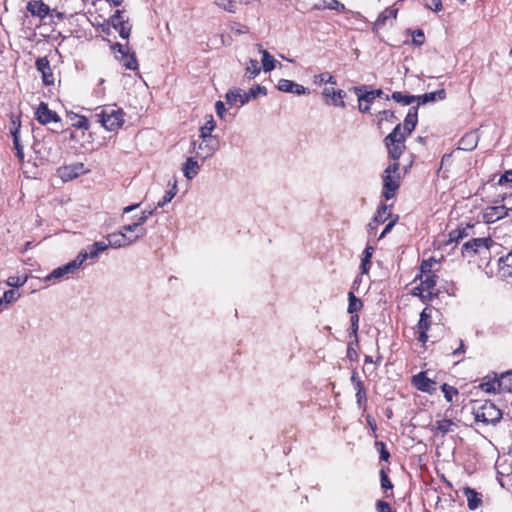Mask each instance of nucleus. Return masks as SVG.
Segmentation results:
<instances>
[{
    "label": "nucleus",
    "mask_w": 512,
    "mask_h": 512,
    "mask_svg": "<svg viewBox=\"0 0 512 512\" xmlns=\"http://www.w3.org/2000/svg\"><path fill=\"white\" fill-rule=\"evenodd\" d=\"M92 118L108 131H115L124 124V112L115 105L100 107Z\"/></svg>",
    "instance_id": "1"
},
{
    "label": "nucleus",
    "mask_w": 512,
    "mask_h": 512,
    "mask_svg": "<svg viewBox=\"0 0 512 512\" xmlns=\"http://www.w3.org/2000/svg\"><path fill=\"white\" fill-rule=\"evenodd\" d=\"M412 385L419 391L426 393H433L436 388V382L426 376L425 371H421L416 375L412 376Z\"/></svg>",
    "instance_id": "9"
},
{
    "label": "nucleus",
    "mask_w": 512,
    "mask_h": 512,
    "mask_svg": "<svg viewBox=\"0 0 512 512\" xmlns=\"http://www.w3.org/2000/svg\"><path fill=\"white\" fill-rule=\"evenodd\" d=\"M261 71V68L259 66V63L255 59H250L246 66V73L245 75L249 79L255 78Z\"/></svg>",
    "instance_id": "37"
},
{
    "label": "nucleus",
    "mask_w": 512,
    "mask_h": 512,
    "mask_svg": "<svg viewBox=\"0 0 512 512\" xmlns=\"http://www.w3.org/2000/svg\"><path fill=\"white\" fill-rule=\"evenodd\" d=\"M36 68L42 74L43 83L45 85L54 84V76L47 58H38L36 61Z\"/></svg>",
    "instance_id": "18"
},
{
    "label": "nucleus",
    "mask_w": 512,
    "mask_h": 512,
    "mask_svg": "<svg viewBox=\"0 0 512 512\" xmlns=\"http://www.w3.org/2000/svg\"><path fill=\"white\" fill-rule=\"evenodd\" d=\"M463 493L467 499V505L470 510H475L482 504L481 495L475 489L465 487Z\"/></svg>",
    "instance_id": "23"
},
{
    "label": "nucleus",
    "mask_w": 512,
    "mask_h": 512,
    "mask_svg": "<svg viewBox=\"0 0 512 512\" xmlns=\"http://www.w3.org/2000/svg\"><path fill=\"white\" fill-rule=\"evenodd\" d=\"M225 98L226 102L229 105H235L237 102H240V105L248 103V97L246 96V92H242L241 89L229 90L226 93Z\"/></svg>",
    "instance_id": "24"
},
{
    "label": "nucleus",
    "mask_w": 512,
    "mask_h": 512,
    "mask_svg": "<svg viewBox=\"0 0 512 512\" xmlns=\"http://www.w3.org/2000/svg\"><path fill=\"white\" fill-rule=\"evenodd\" d=\"M457 427L456 423L451 419L437 420L431 427L434 436L444 437L447 433L452 432Z\"/></svg>",
    "instance_id": "17"
},
{
    "label": "nucleus",
    "mask_w": 512,
    "mask_h": 512,
    "mask_svg": "<svg viewBox=\"0 0 512 512\" xmlns=\"http://www.w3.org/2000/svg\"><path fill=\"white\" fill-rule=\"evenodd\" d=\"M122 65L128 70H137L138 62L135 56V53H130L129 51L126 53H122V56L119 58Z\"/></svg>",
    "instance_id": "31"
},
{
    "label": "nucleus",
    "mask_w": 512,
    "mask_h": 512,
    "mask_svg": "<svg viewBox=\"0 0 512 512\" xmlns=\"http://www.w3.org/2000/svg\"><path fill=\"white\" fill-rule=\"evenodd\" d=\"M153 213H154V209L142 211V213L137 221L138 223H140V226L143 225L149 219V217H151L153 215Z\"/></svg>",
    "instance_id": "61"
},
{
    "label": "nucleus",
    "mask_w": 512,
    "mask_h": 512,
    "mask_svg": "<svg viewBox=\"0 0 512 512\" xmlns=\"http://www.w3.org/2000/svg\"><path fill=\"white\" fill-rule=\"evenodd\" d=\"M215 107H216V113L217 115L220 117V118H223L224 117V114L226 112V109H225V106H224V103L222 101H217L216 104H215Z\"/></svg>",
    "instance_id": "63"
},
{
    "label": "nucleus",
    "mask_w": 512,
    "mask_h": 512,
    "mask_svg": "<svg viewBox=\"0 0 512 512\" xmlns=\"http://www.w3.org/2000/svg\"><path fill=\"white\" fill-rule=\"evenodd\" d=\"M36 120L42 124L47 125L51 122H60V116L55 112L49 109L48 104L45 102H41L36 111H35Z\"/></svg>",
    "instance_id": "7"
},
{
    "label": "nucleus",
    "mask_w": 512,
    "mask_h": 512,
    "mask_svg": "<svg viewBox=\"0 0 512 512\" xmlns=\"http://www.w3.org/2000/svg\"><path fill=\"white\" fill-rule=\"evenodd\" d=\"M397 13H398V9H394V8H386L383 12H381L379 14V16L377 17L375 23H374V27L376 29H379V28H382L385 24H386V21L389 19V18H393L395 19L396 16H397Z\"/></svg>",
    "instance_id": "30"
},
{
    "label": "nucleus",
    "mask_w": 512,
    "mask_h": 512,
    "mask_svg": "<svg viewBox=\"0 0 512 512\" xmlns=\"http://www.w3.org/2000/svg\"><path fill=\"white\" fill-rule=\"evenodd\" d=\"M510 182H512V169L505 171V173L499 178L498 184L503 185Z\"/></svg>",
    "instance_id": "60"
},
{
    "label": "nucleus",
    "mask_w": 512,
    "mask_h": 512,
    "mask_svg": "<svg viewBox=\"0 0 512 512\" xmlns=\"http://www.w3.org/2000/svg\"><path fill=\"white\" fill-rule=\"evenodd\" d=\"M71 120L73 121L72 126L77 129L88 130L90 127L89 121L85 116L73 114Z\"/></svg>",
    "instance_id": "39"
},
{
    "label": "nucleus",
    "mask_w": 512,
    "mask_h": 512,
    "mask_svg": "<svg viewBox=\"0 0 512 512\" xmlns=\"http://www.w3.org/2000/svg\"><path fill=\"white\" fill-rule=\"evenodd\" d=\"M398 219H399L398 215L393 217V219L385 226L382 233L380 234V236H379L380 239L383 238L386 234H388L392 230V228L394 227V225L396 224Z\"/></svg>",
    "instance_id": "59"
},
{
    "label": "nucleus",
    "mask_w": 512,
    "mask_h": 512,
    "mask_svg": "<svg viewBox=\"0 0 512 512\" xmlns=\"http://www.w3.org/2000/svg\"><path fill=\"white\" fill-rule=\"evenodd\" d=\"M372 253H373V248L371 246H368L365 248L364 250V257L362 259V262H361V271L362 273H367L369 268H370V265H371V257H372Z\"/></svg>",
    "instance_id": "43"
},
{
    "label": "nucleus",
    "mask_w": 512,
    "mask_h": 512,
    "mask_svg": "<svg viewBox=\"0 0 512 512\" xmlns=\"http://www.w3.org/2000/svg\"><path fill=\"white\" fill-rule=\"evenodd\" d=\"M497 244L490 238H471L462 245L461 254L465 258H473L475 256L487 258L490 250Z\"/></svg>",
    "instance_id": "2"
},
{
    "label": "nucleus",
    "mask_w": 512,
    "mask_h": 512,
    "mask_svg": "<svg viewBox=\"0 0 512 512\" xmlns=\"http://www.w3.org/2000/svg\"><path fill=\"white\" fill-rule=\"evenodd\" d=\"M348 300V312L350 314H354L355 312L359 311L363 306L362 301L359 298H357L353 292H349Z\"/></svg>",
    "instance_id": "38"
},
{
    "label": "nucleus",
    "mask_w": 512,
    "mask_h": 512,
    "mask_svg": "<svg viewBox=\"0 0 512 512\" xmlns=\"http://www.w3.org/2000/svg\"><path fill=\"white\" fill-rule=\"evenodd\" d=\"M499 384L497 387L500 388L501 393L512 392V370H508L498 374Z\"/></svg>",
    "instance_id": "25"
},
{
    "label": "nucleus",
    "mask_w": 512,
    "mask_h": 512,
    "mask_svg": "<svg viewBox=\"0 0 512 512\" xmlns=\"http://www.w3.org/2000/svg\"><path fill=\"white\" fill-rule=\"evenodd\" d=\"M446 98V92L444 89H440L434 92L425 93L423 95L416 96L418 104H426L435 102L436 100H444Z\"/></svg>",
    "instance_id": "26"
},
{
    "label": "nucleus",
    "mask_w": 512,
    "mask_h": 512,
    "mask_svg": "<svg viewBox=\"0 0 512 512\" xmlns=\"http://www.w3.org/2000/svg\"><path fill=\"white\" fill-rule=\"evenodd\" d=\"M99 256L98 251L95 246L92 244L88 247V250H81L75 259H81V265L88 259H96Z\"/></svg>",
    "instance_id": "36"
},
{
    "label": "nucleus",
    "mask_w": 512,
    "mask_h": 512,
    "mask_svg": "<svg viewBox=\"0 0 512 512\" xmlns=\"http://www.w3.org/2000/svg\"><path fill=\"white\" fill-rule=\"evenodd\" d=\"M27 11L34 17L44 19L50 13V7L42 0H30L26 6Z\"/></svg>",
    "instance_id": "13"
},
{
    "label": "nucleus",
    "mask_w": 512,
    "mask_h": 512,
    "mask_svg": "<svg viewBox=\"0 0 512 512\" xmlns=\"http://www.w3.org/2000/svg\"><path fill=\"white\" fill-rule=\"evenodd\" d=\"M82 169H83V164L79 163V164H75V165L60 167L57 170V173H58V176L63 181H70V180H73L74 178L78 177L81 174Z\"/></svg>",
    "instance_id": "19"
},
{
    "label": "nucleus",
    "mask_w": 512,
    "mask_h": 512,
    "mask_svg": "<svg viewBox=\"0 0 512 512\" xmlns=\"http://www.w3.org/2000/svg\"><path fill=\"white\" fill-rule=\"evenodd\" d=\"M356 400L359 407H363L367 402V391L366 389L356 392Z\"/></svg>",
    "instance_id": "56"
},
{
    "label": "nucleus",
    "mask_w": 512,
    "mask_h": 512,
    "mask_svg": "<svg viewBox=\"0 0 512 512\" xmlns=\"http://www.w3.org/2000/svg\"><path fill=\"white\" fill-rule=\"evenodd\" d=\"M510 209L505 206H489L483 212V219L486 223H494L506 216Z\"/></svg>",
    "instance_id": "12"
},
{
    "label": "nucleus",
    "mask_w": 512,
    "mask_h": 512,
    "mask_svg": "<svg viewBox=\"0 0 512 512\" xmlns=\"http://www.w3.org/2000/svg\"><path fill=\"white\" fill-rule=\"evenodd\" d=\"M368 86L363 85L360 87H354L353 90L358 96L359 111L362 113H368L370 111L371 104L374 101L373 94L369 92Z\"/></svg>",
    "instance_id": "10"
},
{
    "label": "nucleus",
    "mask_w": 512,
    "mask_h": 512,
    "mask_svg": "<svg viewBox=\"0 0 512 512\" xmlns=\"http://www.w3.org/2000/svg\"><path fill=\"white\" fill-rule=\"evenodd\" d=\"M437 261L434 258H430L427 260H423L420 265V278H423L424 275L432 274V267L436 264Z\"/></svg>",
    "instance_id": "45"
},
{
    "label": "nucleus",
    "mask_w": 512,
    "mask_h": 512,
    "mask_svg": "<svg viewBox=\"0 0 512 512\" xmlns=\"http://www.w3.org/2000/svg\"><path fill=\"white\" fill-rule=\"evenodd\" d=\"M380 481L382 489L389 490L393 488L392 482L390 481L388 475L383 469L380 471Z\"/></svg>",
    "instance_id": "49"
},
{
    "label": "nucleus",
    "mask_w": 512,
    "mask_h": 512,
    "mask_svg": "<svg viewBox=\"0 0 512 512\" xmlns=\"http://www.w3.org/2000/svg\"><path fill=\"white\" fill-rule=\"evenodd\" d=\"M314 83L315 84H323V83H329L332 85L336 84V79L329 73H321L319 75L314 76Z\"/></svg>",
    "instance_id": "46"
},
{
    "label": "nucleus",
    "mask_w": 512,
    "mask_h": 512,
    "mask_svg": "<svg viewBox=\"0 0 512 512\" xmlns=\"http://www.w3.org/2000/svg\"><path fill=\"white\" fill-rule=\"evenodd\" d=\"M473 229V225H466L465 227H459L449 233V240L451 242L458 243L463 238L469 236L470 230Z\"/></svg>",
    "instance_id": "32"
},
{
    "label": "nucleus",
    "mask_w": 512,
    "mask_h": 512,
    "mask_svg": "<svg viewBox=\"0 0 512 512\" xmlns=\"http://www.w3.org/2000/svg\"><path fill=\"white\" fill-rule=\"evenodd\" d=\"M258 50L262 55V66L265 72H270L275 68L276 60L275 58L265 49H263L262 45L257 44Z\"/></svg>",
    "instance_id": "28"
},
{
    "label": "nucleus",
    "mask_w": 512,
    "mask_h": 512,
    "mask_svg": "<svg viewBox=\"0 0 512 512\" xmlns=\"http://www.w3.org/2000/svg\"><path fill=\"white\" fill-rule=\"evenodd\" d=\"M110 23L113 28L119 32L120 37L128 39L131 32V25L128 20H124L122 17V11L116 10L115 13L110 17Z\"/></svg>",
    "instance_id": "8"
},
{
    "label": "nucleus",
    "mask_w": 512,
    "mask_h": 512,
    "mask_svg": "<svg viewBox=\"0 0 512 512\" xmlns=\"http://www.w3.org/2000/svg\"><path fill=\"white\" fill-rule=\"evenodd\" d=\"M351 381L352 383L354 384V389L357 391H362L365 388L363 382L361 381V379L359 378L358 376V373L357 372H353L352 373V376H351Z\"/></svg>",
    "instance_id": "52"
},
{
    "label": "nucleus",
    "mask_w": 512,
    "mask_h": 512,
    "mask_svg": "<svg viewBox=\"0 0 512 512\" xmlns=\"http://www.w3.org/2000/svg\"><path fill=\"white\" fill-rule=\"evenodd\" d=\"M18 297L19 294L13 289L5 291L3 295L4 301L8 304L15 302Z\"/></svg>",
    "instance_id": "51"
},
{
    "label": "nucleus",
    "mask_w": 512,
    "mask_h": 512,
    "mask_svg": "<svg viewBox=\"0 0 512 512\" xmlns=\"http://www.w3.org/2000/svg\"><path fill=\"white\" fill-rule=\"evenodd\" d=\"M277 87L282 92L293 93L296 95H304L309 93L307 88L288 79H280Z\"/></svg>",
    "instance_id": "16"
},
{
    "label": "nucleus",
    "mask_w": 512,
    "mask_h": 512,
    "mask_svg": "<svg viewBox=\"0 0 512 512\" xmlns=\"http://www.w3.org/2000/svg\"><path fill=\"white\" fill-rule=\"evenodd\" d=\"M219 148V142L215 138H207L202 139L201 144L199 145V150H204L206 155L204 158L212 156Z\"/></svg>",
    "instance_id": "29"
},
{
    "label": "nucleus",
    "mask_w": 512,
    "mask_h": 512,
    "mask_svg": "<svg viewBox=\"0 0 512 512\" xmlns=\"http://www.w3.org/2000/svg\"><path fill=\"white\" fill-rule=\"evenodd\" d=\"M177 193V183L174 181L171 189L166 191L165 195L163 196L162 200L158 202L157 207H163L167 203L171 202L172 199L175 197Z\"/></svg>",
    "instance_id": "44"
},
{
    "label": "nucleus",
    "mask_w": 512,
    "mask_h": 512,
    "mask_svg": "<svg viewBox=\"0 0 512 512\" xmlns=\"http://www.w3.org/2000/svg\"><path fill=\"white\" fill-rule=\"evenodd\" d=\"M81 266V259H74L71 262L54 269L46 278V281L52 279H61L67 274L74 273Z\"/></svg>",
    "instance_id": "11"
},
{
    "label": "nucleus",
    "mask_w": 512,
    "mask_h": 512,
    "mask_svg": "<svg viewBox=\"0 0 512 512\" xmlns=\"http://www.w3.org/2000/svg\"><path fill=\"white\" fill-rule=\"evenodd\" d=\"M200 171L198 162L193 158L189 157L182 165V172L188 180L195 178Z\"/></svg>",
    "instance_id": "22"
},
{
    "label": "nucleus",
    "mask_w": 512,
    "mask_h": 512,
    "mask_svg": "<svg viewBox=\"0 0 512 512\" xmlns=\"http://www.w3.org/2000/svg\"><path fill=\"white\" fill-rule=\"evenodd\" d=\"M141 233L134 237L128 236L123 231L114 232L108 235V245L113 248H121L134 243L138 238L143 237L146 233V230L141 228Z\"/></svg>",
    "instance_id": "6"
},
{
    "label": "nucleus",
    "mask_w": 512,
    "mask_h": 512,
    "mask_svg": "<svg viewBox=\"0 0 512 512\" xmlns=\"http://www.w3.org/2000/svg\"><path fill=\"white\" fill-rule=\"evenodd\" d=\"M473 413L477 422L495 425L502 419V411L491 401H476Z\"/></svg>",
    "instance_id": "4"
},
{
    "label": "nucleus",
    "mask_w": 512,
    "mask_h": 512,
    "mask_svg": "<svg viewBox=\"0 0 512 512\" xmlns=\"http://www.w3.org/2000/svg\"><path fill=\"white\" fill-rule=\"evenodd\" d=\"M376 446H379L380 459L383 461H389L390 453L386 449V445L384 442H376Z\"/></svg>",
    "instance_id": "53"
},
{
    "label": "nucleus",
    "mask_w": 512,
    "mask_h": 512,
    "mask_svg": "<svg viewBox=\"0 0 512 512\" xmlns=\"http://www.w3.org/2000/svg\"><path fill=\"white\" fill-rule=\"evenodd\" d=\"M420 279H421L422 287H424V290H426L428 292V297L431 298L432 295L434 294L433 290L436 286L437 276L432 273V274L424 275V277L420 278Z\"/></svg>",
    "instance_id": "33"
},
{
    "label": "nucleus",
    "mask_w": 512,
    "mask_h": 512,
    "mask_svg": "<svg viewBox=\"0 0 512 512\" xmlns=\"http://www.w3.org/2000/svg\"><path fill=\"white\" fill-rule=\"evenodd\" d=\"M425 7L434 12H439L442 10V1L441 0H425Z\"/></svg>",
    "instance_id": "50"
},
{
    "label": "nucleus",
    "mask_w": 512,
    "mask_h": 512,
    "mask_svg": "<svg viewBox=\"0 0 512 512\" xmlns=\"http://www.w3.org/2000/svg\"><path fill=\"white\" fill-rule=\"evenodd\" d=\"M215 121L212 115L209 116V119L205 122V124L200 128V138L207 139L213 138L211 133L215 129Z\"/></svg>",
    "instance_id": "35"
},
{
    "label": "nucleus",
    "mask_w": 512,
    "mask_h": 512,
    "mask_svg": "<svg viewBox=\"0 0 512 512\" xmlns=\"http://www.w3.org/2000/svg\"><path fill=\"white\" fill-rule=\"evenodd\" d=\"M267 91L264 86L256 85L249 89L248 92H246V96L248 97V101L250 99H255L259 94L266 95Z\"/></svg>",
    "instance_id": "47"
},
{
    "label": "nucleus",
    "mask_w": 512,
    "mask_h": 512,
    "mask_svg": "<svg viewBox=\"0 0 512 512\" xmlns=\"http://www.w3.org/2000/svg\"><path fill=\"white\" fill-rule=\"evenodd\" d=\"M346 96L345 91L343 90H336V99L333 100V104L336 106H340L341 108H345V102L343 101L344 97Z\"/></svg>",
    "instance_id": "54"
},
{
    "label": "nucleus",
    "mask_w": 512,
    "mask_h": 512,
    "mask_svg": "<svg viewBox=\"0 0 512 512\" xmlns=\"http://www.w3.org/2000/svg\"><path fill=\"white\" fill-rule=\"evenodd\" d=\"M391 216H392V214H391L389 206L382 204L378 208L373 220L369 223V228L376 229L379 224L384 223Z\"/></svg>",
    "instance_id": "21"
},
{
    "label": "nucleus",
    "mask_w": 512,
    "mask_h": 512,
    "mask_svg": "<svg viewBox=\"0 0 512 512\" xmlns=\"http://www.w3.org/2000/svg\"><path fill=\"white\" fill-rule=\"evenodd\" d=\"M418 122V106L411 107L404 119V123L402 125V131L405 132L406 135H410L415 129Z\"/></svg>",
    "instance_id": "20"
},
{
    "label": "nucleus",
    "mask_w": 512,
    "mask_h": 512,
    "mask_svg": "<svg viewBox=\"0 0 512 512\" xmlns=\"http://www.w3.org/2000/svg\"><path fill=\"white\" fill-rule=\"evenodd\" d=\"M328 8L329 9H332V10H337V11H343L344 10V4L341 3L340 1L338 0H332L329 4H328Z\"/></svg>",
    "instance_id": "62"
},
{
    "label": "nucleus",
    "mask_w": 512,
    "mask_h": 512,
    "mask_svg": "<svg viewBox=\"0 0 512 512\" xmlns=\"http://www.w3.org/2000/svg\"><path fill=\"white\" fill-rule=\"evenodd\" d=\"M406 134L402 131V124H397L391 133H389L385 139L384 143L388 151L389 157L393 160V162H399L400 157L405 151V140Z\"/></svg>",
    "instance_id": "3"
},
{
    "label": "nucleus",
    "mask_w": 512,
    "mask_h": 512,
    "mask_svg": "<svg viewBox=\"0 0 512 512\" xmlns=\"http://www.w3.org/2000/svg\"><path fill=\"white\" fill-rule=\"evenodd\" d=\"M376 508L378 512H395L392 510L390 504L388 502L379 500L376 503Z\"/></svg>",
    "instance_id": "57"
},
{
    "label": "nucleus",
    "mask_w": 512,
    "mask_h": 512,
    "mask_svg": "<svg viewBox=\"0 0 512 512\" xmlns=\"http://www.w3.org/2000/svg\"><path fill=\"white\" fill-rule=\"evenodd\" d=\"M425 36L422 30L418 29L413 34V42L414 44L420 46L424 43Z\"/></svg>",
    "instance_id": "58"
},
{
    "label": "nucleus",
    "mask_w": 512,
    "mask_h": 512,
    "mask_svg": "<svg viewBox=\"0 0 512 512\" xmlns=\"http://www.w3.org/2000/svg\"><path fill=\"white\" fill-rule=\"evenodd\" d=\"M441 391L443 392L444 397L447 400V402H450V403H452L454 397H457L459 394L457 388H455L454 386H451L447 383H444L441 386Z\"/></svg>",
    "instance_id": "40"
},
{
    "label": "nucleus",
    "mask_w": 512,
    "mask_h": 512,
    "mask_svg": "<svg viewBox=\"0 0 512 512\" xmlns=\"http://www.w3.org/2000/svg\"><path fill=\"white\" fill-rule=\"evenodd\" d=\"M499 384L498 373L492 372L482 378L479 389L485 393L500 394V388L497 387Z\"/></svg>",
    "instance_id": "14"
},
{
    "label": "nucleus",
    "mask_w": 512,
    "mask_h": 512,
    "mask_svg": "<svg viewBox=\"0 0 512 512\" xmlns=\"http://www.w3.org/2000/svg\"><path fill=\"white\" fill-rule=\"evenodd\" d=\"M93 245L95 246L99 254L106 251L110 247L108 243H105L104 241L95 242L93 243Z\"/></svg>",
    "instance_id": "64"
},
{
    "label": "nucleus",
    "mask_w": 512,
    "mask_h": 512,
    "mask_svg": "<svg viewBox=\"0 0 512 512\" xmlns=\"http://www.w3.org/2000/svg\"><path fill=\"white\" fill-rule=\"evenodd\" d=\"M429 320H426V318H423V319H420L419 322H418V332H419V337H418V340L422 343H425L427 341V330L429 328Z\"/></svg>",
    "instance_id": "42"
},
{
    "label": "nucleus",
    "mask_w": 512,
    "mask_h": 512,
    "mask_svg": "<svg viewBox=\"0 0 512 512\" xmlns=\"http://www.w3.org/2000/svg\"><path fill=\"white\" fill-rule=\"evenodd\" d=\"M13 137V145L15 150V156L19 160V162L24 161V147L20 142V124L11 131Z\"/></svg>",
    "instance_id": "27"
},
{
    "label": "nucleus",
    "mask_w": 512,
    "mask_h": 512,
    "mask_svg": "<svg viewBox=\"0 0 512 512\" xmlns=\"http://www.w3.org/2000/svg\"><path fill=\"white\" fill-rule=\"evenodd\" d=\"M380 115V122L383 120L393 122L396 118L395 113L391 110H383L379 112Z\"/></svg>",
    "instance_id": "55"
},
{
    "label": "nucleus",
    "mask_w": 512,
    "mask_h": 512,
    "mask_svg": "<svg viewBox=\"0 0 512 512\" xmlns=\"http://www.w3.org/2000/svg\"><path fill=\"white\" fill-rule=\"evenodd\" d=\"M390 97L387 95L386 100H389ZM391 99L398 103H402L403 105H410L411 103L416 101V96L403 94L402 92L395 91L391 95Z\"/></svg>",
    "instance_id": "34"
},
{
    "label": "nucleus",
    "mask_w": 512,
    "mask_h": 512,
    "mask_svg": "<svg viewBox=\"0 0 512 512\" xmlns=\"http://www.w3.org/2000/svg\"><path fill=\"white\" fill-rule=\"evenodd\" d=\"M498 275L502 279L512 282V251L498 260Z\"/></svg>",
    "instance_id": "15"
},
{
    "label": "nucleus",
    "mask_w": 512,
    "mask_h": 512,
    "mask_svg": "<svg viewBox=\"0 0 512 512\" xmlns=\"http://www.w3.org/2000/svg\"><path fill=\"white\" fill-rule=\"evenodd\" d=\"M27 281V276L21 277V276H10L7 280V285L11 287H21L23 286Z\"/></svg>",
    "instance_id": "48"
},
{
    "label": "nucleus",
    "mask_w": 512,
    "mask_h": 512,
    "mask_svg": "<svg viewBox=\"0 0 512 512\" xmlns=\"http://www.w3.org/2000/svg\"><path fill=\"white\" fill-rule=\"evenodd\" d=\"M400 164L399 162H392L388 165V167L384 170L382 180H383V189L382 195L386 200L392 199L401 184L400 177Z\"/></svg>",
    "instance_id": "5"
},
{
    "label": "nucleus",
    "mask_w": 512,
    "mask_h": 512,
    "mask_svg": "<svg viewBox=\"0 0 512 512\" xmlns=\"http://www.w3.org/2000/svg\"><path fill=\"white\" fill-rule=\"evenodd\" d=\"M460 145H462V149L464 150L474 149L477 145L476 136L472 133L466 134L464 137H462Z\"/></svg>",
    "instance_id": "41"
}]
</instances>
